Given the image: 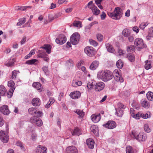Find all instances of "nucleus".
<instances>
[{
	"label": "nucleus",
	"instance_id": "nucleus-1",
	"mask_svg": "<svg viewBox=\"0 0 153 153\" xmlns=\"http://www.w3.org/2000/svg\"><path fill=\"white\" fill-rule=\"evenodd\" d=\"M98 77L104 82H107L111 79L114 76L111 72L108 70H104L99 72Z\"/></svg>",
	"mask_w": 153,
	"mask_h": 153
},
{
	"label": "nucleus",
	"instance_id": "nucleus-2",
	"mask_svg": "<svg viewBox=\"0 0 153 153\" xmlns=\"http://www.w3.org/2000/svg\"><path fill=\"white\" fill-rule=\"evenodd\" d=\"M122 10L120 8L116 7L112 12H108V15L109 17L115 20L120 19L122 17Z\"/></svg>",
	"mask_w": 153,
	"mask_h": 153
},
{
	"label": "nucleus",
	"instance_id": "nucleus-3",
	"mask_svg": "<svg viewBox=\"0 0 153 153\" xmlns=\"http://www.w3.org/2000/svg\"><path fill=\"white\" fill-rule=\"evenodd\" d=\"M131 137L135 138L139 142H143L146 141L147 137L146 134L143 132L139 133L137 134L135 132L132 131Z\"/></svg>",
	"mask_w": 153,
	"mask_h": 153
},
{
	"label": "nucleus",
	"instance_id": "nucleus-4",
	"mask_svg": "<svg viewBox=\"0 0 153 153\" xmlns=\"http://www.w3.org/2000/svg\"><path fill=\"white\" fill-rule=\"evenodd\" d=\"M134 44L137 50L139 51L141 49L146 48V44L143 43V39L140 38L136 39L134 41Z\"/></svg>",
	"mask_w": 153,
	"mask_h": 153
},
{
	"label": "nucleus",
	"instance_id": "nucleus-5",
	"mask_svg": "<svg viewBox=\"0 0 153 153\" xmlns=\"http://www.w3.org/2000/svg\"><path fill=\"white\" fill-rule=\"evenodd\" d=\"M85 53L90 57H92L96 53V50L91 46H88L86 47L84 49Z\"/></svg>",
	"mask_w": 153,
	"mask_h": 153
},
{
	"label": "nucleus",
	"instance_id": "nucleus-6",
	"mask_svg": "<svg viewBox=\"0 0 153 153\" xmlns=\"http://www.w3.org/2000/svg\"><path fill=\"white\" fill-rule=\"evenodd\" d=\"M7 85L9 87H10L9 90V93L7 94V98H10L12 97L13 93L15 89V83L13 81L10 80L8 82Z\"/></svg>",
	"mask_w": 153,
	"mask_h": 153
},
{
	"label": "nucleus",
	"instance_id": "nucleus-7",
	"mask_svg": "<svg viewBox=\"0 0 153 153\" xmlns=\"http://www.w3.org/2000/svg\"><path fill=\"white\" fill-rule=\"evenodd\" d=\"M102 126L106 128L112 129L116 127L117 124L114 121L110 120L103 124Z\"/></svg>",
	"mask_w": 153,
	"mask_h": 153
},
{
	"label": "nucleus",
	"instance_id": "nucleus-8",
	"mask_svg": "<svg viewBox=\"0 0 153 153\" xmlns=\"http://www.w3.org/2000/svg\"><path fill=\"white\" fill-rule=\"evenodd\" d=\"M80 36L78 33H74L71 36L70 41L72 44L76 45L79 42L80 39Z\"/></svg>",
	"mask_w": 153,
	"mask_h": 153
},
{
	"label": "nucleus",
	"instance_id": "nucleus-9",
	"mask_svg": "<svg viewBox=\"0 0 153 153\" xmlns=\"http://www.w3.org/2000/svg\"><path fill=\"white\" fill-rule=\"evenodd\" d=\"M66 38L64 35L61 34L56 39L55 41L57 44L62 45L66 42Z\"/></svg>",
	"mask_w": 153,
	"mask_h": 153
},
{
	"label": "nucleus",
	"instance_id": "nucleus-10",
	"mask_svg": "<svg viewBox=\"0 0 153 153\" xmlns=\"http://www.w3.org/2000/svg\"><path fill=\"white\" fill-rule=\"evenodd\" d=\"M0 139L4 143H7L8 140V136L4 131H1L0 132Z\"/></svg>",
	"mask_w": 153,
	"mask_h": 153
},
{
	"label": "nucleus",
	"instance_id": "nucleus-11",
	"mask_svg": "<svg viewBox=\"0 0 153 153\" xmlns=\"http://www.w3.org/2000/svg\"><path fill=\"white\" fill-rule=\"evenodd\" d=\"M32 86L36 88L39 92L43 91L45 90L42 84L38 82H33L32 84Z\"/></svg>",
	"mask_w": 153,
	"mask_h": 153
},
{
	"label": "nucleus",
	"instance_id": "nucleus-12",
	"mask_svg": "<svg viewBox=\"0 0 153 153\" xmlns=\"http://www.w3.org/2000/svg\"><path fill=\"white\" fill-rule=\"evenodd\" d=\"M81 93L78 91H74L71 92L69 96L71 98L73 99H77L80 97Z\"/></svg>",
	"mask_w": 153,
	"mask_h": 153
},
{
	"label": "nucleus",
	"instance_id": "nucleus-13",
	"mask_svg": "<svg viewBox=\"0 0 153 153\" xmlns=\"http://www.w3.org/2000/svg\"><path fill=\"white\" fill-rule=\"evenodd\" d=\"M0 112L4 115H8L10 112L7 105H4L0 107Z\"/></svg>",
	"mask_w": 153,
	"mask_h": 153
},
{
	"label": "nucleus",
	"instance_id": "nucleus-14",
	"mask_svg": "<svg viewBox=\"0 0 153 153\" xmlns=\"http://www.w3.org/2000/svg\"><path fill=\"white\" fill-rule=\"evenodd\" d=\"M47 148L43 146L39 145L36 149V153H47Z\"/></svg>",
	"mask_w": 153,
	"mask_h": 153
},
{
	"label": "nucleus",
	"instance_id": "nucleus-15",
	"mask_svg": "<svg viewBox=\"0 0 153 153\" xmlns=\"http://www.w3.org/2000/svg\"><path fill=\"white\" fill-rule=\"evenodd\" d=\"M105 87V84L102 82L96 83L95 89L96 91H100L102 90Z\"/></svg>",
	"mask_w": 153,
	"mask_h": 153
},
{
	"label": "nucleus",
	"instance_id": "nucleus-16",
	"mask_svg": "<svg viewBox=\"0 0 153 153\" xmlns=\"http://www.w3.org/2000/svg\"><path fill=\"white\" fill-rule=\"evenodd\" d=\"M86 144L88 148L90 149H94V146L95 142L92 139L89 138L86 140Z\"/></svg>",
	"mask_w": 153,
	"mask_h": 153
},
{
	"label": "nucleus",
	"instance_id": "nucleus-17",
	"mask_svg": "<svg viewBox=\"0 0 153 153\" xmlns=\"http://www.w3.org/2000/svg\"><path fill=\"white\" fill-rule=\"evenodd\" d=\"M66 151L67 153H78V151L76 148L74 146H72L67 148Z\"/></svg>",
	"mask_w": 153,
	"mask_h": 153
},
{
	"label": "nucleus",
	"instance_id": "nucleus-18",
	"mask_svg": "<svg viewBox=\"0 0 153 153\" xmlns=\"http://www.w3.org/2000/svg\"><path fill=\"white\" fill-rule=\"evenodd\" d=\"M92 121L94 123H97L99 122L101 119L100 114L99 113L97 115L93 114L91 116Z\"/></svg>",
	"mask_w": 153,
	"mask_h": 153
},
{
	"label": "nucleus",
	"instance_id": "nucleus-19",
	"mask_svg": "<svg viewBox=\"0 0 153 153\" xmlns=\"http://www.w3.org/2000/svg\"><path fill=\"white\" fill-rule=\"evenodd\" d=\"M8 92H7V91L3 85H1L0 86V96H7V93Z\"/></svg>",
	"mask_w": 153,
	"mask_h": 153
},
{
	"label": "nucleus",
	"instance_id": "nucleus-20",
	"mask_svg": "<svg viewBox=\"0 0 153 153\" xmlns=\"http://www.w3.org/2000/svg\"><path fill=\"white\" fill-rule=\"evenodd\" d=\"M32 104L34 106H39L41 104V100L38 98H35L33 99L32 101Z\"/></svg>",
	"mask_w": 153,
	"mask_h": 153
},
{
	"label": "nucleus",
	"instance_id": "nucleus-21",
	"mask_svg": "<svg viewBox=\"0 0 153 153\" xmlns=\"http://www.w3.org/2000/svg\"><path fill=\"white\" fill-rule=\"evenodd\" d=\"M51 46L48 44H45L43 46L40 47V48L45 50L48 54H50L51 53Z\"/></svg>",
	"mask_w": 153,
	"mask_h": 153
},
{
	"label": "nucleus",
	"instance_id": "nucleus-22",
	"mask_svg": "<svg viewBox=\"0 0 153 153\" xmlns=\"http://www.w3.org/2000/svg\"><path fill=\"white\" fill-rule=\"evenodd\" d=\"M99 62L95 60L93 62L90 66V68L92 70H95L98 67Z\"/></svg>",
	"mask_w": 153,
	"mask_h": 153
},
{
	"label": "nucleus",
	"instance_id": "nucleus-23",
	"mask_svg": "<svg viewBox=\"0 0 153 153\" xmlns=\"http://www.w3.org/2000/svg\"><path fill=\"white\" fill-rule=\"evenodd\" d=\"M72 135L79 136L82 134L81 130L78 127L75 128L73 132H71Z\"/></svg>",
	"mask_w": 153,
	"mask_h": 153
},
{
	"label": "nucleus",
	"instance_id": "nucleus-24",
	"mask_svg": "<svg viewBox=\"0 0 153 153\" xmlns=\"http://www.w3.org/2000/svg\"><path fill=\"white\" fill-rule=\"evenodd\" d=\"M25 63L28 65H37L38 64V60L35 59H31L27 61Z\"/></svg>",
	"mask_w": 153,
	"mask_h": 153
},
{
	"label": "nucleus",
	"instance_id": "nucleus-25",
	"mask_svg": "<svg viewBox=\"0 0 153 153\" xmlns=\"http://www.w3.org/2000/svg\"><path fill=\"white\" fill-rule=\"evenodd\" d=\"M114 78L117 81H120V82H122L124 81V79L119 73H116V75L114 76Z\"/></svg>",
	"mask_w": 153,
	"mask_h": 153
},
{
	"label": "nucleus",
	"instance_id": "nucleus-26",
	"mask_svg": "<svg viewBox=\"0 0 153 153\" xmlns=\"http://www.w3.org/2000/svg\"><path fill=\"white\" fill-rule=\"evenodd\" d=\"M74 112L79 115V118H82L85 115V113L82 110H81L77 109L74 111Z\"/></svg>",
	"mask_w": 153,
	"mask_h": 153
},
{
	"label": "nucleus",
	"instance_id": "nucleus-27",
	"mask_svg": "<svg viewBox=\"0 0 153 153\" xmlns=\"http://www.w3.org/2000/svg\"><path fill=\"white\" fill-rule=\"evenodd\" d=\"M105 46L107 51L109 52L113 53L115 52V50L113 46L109 43H106Z\"/></svg>",
	"mask_w": 153,
	"mask_h": 153
},
{
	"label": "nucleus",
	"instance_id": "nucleus-28",
	"mask_svg": "<svg viewBox=\"0 0 153 153\" xmlns=\"http://www.w3.org/2000/svg\"><path fill=\"white\" fill-rule=\"evenodd\" d=\"M91 131L94 134L97 136L98 134V127L95 125L92 126L91 128Z\"/></svg>",
	"mask_w": 153,
	"mask_h": 153
},
{
	"label": "nucleus",
	"instance_id": "nucleus-29",
	"mask_svg": "<svg viewBox=\"0 0 153 153\" xmlns=\"http://www.w3.org/2000/svg\"><path fill=\"white\" fill-rule=\"evenodd\" d=\"M123 35L125 37H127L131 34L130 30L126 28L124 29L122 31Z\"/></svg>",
	"mask_w": 153,
	"mask_h": 153
},
{
	"label": "nucleus",
	"instance_id": "nucleus-30",
	"mask_svg": "<svg viewBox=\"0 0 153 153\" xmlns=\"http://www.w3.org/2000/svg\"><path fill=\"white\" fill-rule=\"evenodd\" d=\"M141 104L143 107L148 108L150 106V104L149 102L145 99H143L141 100Z\"/></svg>",
	"mask_w": 153,
	"mask_h": 153
},
{
	"label": "nucleus",
	"instance_id": "nucleus-31",
	"mask_svg": "<svg viewBox=\"0 0 153 153\" xmlns=\"http://www.w3.org/2000/svg\"><path fill=\"white\" fill-rule=\"evenodd\" d=\"M127 57L128 60L131 62H133L135 60V57L134 55L131 53H128Z\"/></svg>",
	"mask_w": 153,
	"mask_h": 153
},
{
	"label": "nucleus",
	"instance_id": "nucleus-32",
	"mask_svg": "<svg viewBox=\"0 0 153 153\" xmlns=\"http://www.w3.org/2000/svg\"><path fill=\"white\" fill-rule=\"evenodd\" d=\"M28 113L32 115H34L36 114L37 112V109L35 108H30L28 109Z\"/></svg>",
	"mask_w": 153,
	"mask_h": 153
},
{
	"label": "nucleus",
	"instance_id": "nucleus-33",
	"mask_svg": "<svg viewBox=\"0 0 153 153\" xmlns=\"http://www.w3.org/2000/svg\"><path fill=\"white\" fill-rule=\"evenodd\" d=\"M93 14L95 15H98L100 13V11L96 6H94L92 10Z\"/></svg>",
	"mask_w": 153,
	"mask_h": 153
},
{
	"label": "nucleus",
	"instance_id": "nucleus-34",
	"mask_svg": "<svg viewBox=\"0 0 153 153\" xmlns=\"http://www.w3.org/2000/svg\"><path fill=\"white\" fill-rule=\"evenodd\" d=\"M16 145L20 147L21 149L22 150L25 151V150L24 146V144L22 142L18 140L16 142Z\"/></svg>",
	"mask_w": 153,
	"mask_h": 153
},
{
	"label": "nucleus",
	"instance_id": "nucleus-35",
	"mask_svg": "<svg viewBox=\"0 0 153 153\" xmlns=\"http://www.w3.org/2000/svg\"><path fill=\"white\" fill-rule=\"evenodd\" d=\"M145 68L146 70H148L152 68L151 62L150 61L146 60L145 62Z\"/></svg>",
	"mask_w": 153,
	"mask_h": 153
},
{
	"label": "nucleus",
	"instance_id": "nucleus-36",
	"mask_svg": "<svg viewBox=\"0 0 153 153\" xmlns=\"http://www.w3.org/2000/svg\"><path fill=\"white\" fill-rule=\"evenodd\" d=\"M117 115L118 116L121 117L123 114V111L121 109L118 108L115 109Z\"/></svg>",
	"mask_w": 153,
	"mask_h": 153
},
{
	"label": "nucleus",
	"instance_id": "nucleus-37",
	"mask_svg": "<svg viewBox=\"0 0 153 153\" xmlns=\"http://www.w3.org/2000/svg\"><path fill=\"white\" fill-rule=\"evenodd\" d=\"M147 98L150 101L153 100V93L151 91L148 92L146 94Z\"/></svg>",
	"mask_w": 153,
	"mask_h": 153
},
{
	"label": "nucleus",
	"instance_id": "nucleus-38",
	"mask_svg": "<svg viewBox=\"0 0 153 153\" xmlns=\"http://www.w3.org/2000/svg\"><path fill=\"white\" fill-rule=\"evenodd\" d=\"M82 84V82L80 81H73L72 83V85L74 87L81 86Z\"/></svg>",
	"mask_w": 153,
	"mask_h": 153
},
{
	"label": "nucleus",
	"instance_id": "nucleus-39",
	"mask_svg": "<svg viewBox=\"0 0 153 153\" xmlns=\"http://www.w3.org/2000/svg\"><path fill=\"white\" fill-rule=\"evenodd\" d=\"M95 82H89L87 85V87L88 89H91L92 88H95Z\"/></svg>",
	"mask_w": 153,
	"mask_h": 153
},
{
	"label": "nucleus",
	"instance_id": "nucleus-40",
	"mask_svg": "<svg viewBox=\"0 0 153 153\" xmlns=\"http://www.w3.org/2000/svg\"><path fill=\"white\" fill-rule=\"evenodd\" d=\"M26 18H23L19 19V22L17 23L16 25L17 26H20L24 24L25 22Z\"/></svg>",
	"mask_w": 153,
	"mask_h": 153
},
{
	"label": "nucleus",
	"instance_id": "nucleus-41",
	"mask_svg": "<svg viewBox=\"0 0 153 153\" xmlns=\"http://www.w3.org/2000/svg\"><path fill=\"white\" fill-rule=\"evenodd\" d=\"M73 25L76 27H82L81 22L78 21H75L73 23Z\"/></svg>",
	"mask_w": 153,
	"mask_h": 153
},
{
	"label": "nucleus",
	"instance_id": "nucleus-42",
	"mask_svg": "<svg viewBox=\"0 0 153 153\" xmlns=\"http://www.w3.org/2000/svg\"><path fill=\"white\" fill-rule=\"evenodd\" d=\"M123 63L121 60H119L116 63V65L118 68L121 69L122 68L123 66Z\"/></svg>",
	"mask_w": 153,
	"mask_h": 153
},
{
	"label": "nucleus",
	"instance_id": "nucleus-43",
	"mask_svg": "<svg viewBox=\"0 0 153 153\" xmlns=\"http://www.w3.org/2000/svg\"><path fill=\"white\" fill-rule=\"evenodd\" d=\"M126 153H134L133 148L130 146H128L126 148Z\"/></svg>",
	"mask_w": 153,
	"mask_h": 153
},
{
	"label": "nucleus",
	"instance_id": "nucleus-44",
	"mask_svg": "<svg viewBox=\"0 0 153 153\" xmlns=\"http://www.w3.org/2000/svg\"><path fill=\"white\" fill-rule=\"evenodd\" d=\"M65 65L69 67H72L73 66V62L72 59H69L66 61Z\"/></svg>",
	"mask_w": 153,
	"mask_h": 153
},
{
	"label": "nucleus",
	"instance_id": "nucleus-45",
	"mask_svg": "<svg viewBox=\"0 0 153 153\" xmlns=\"http://www.w3.org/2000/svg\"><path fill=\"white\" fill-rule=\"evenodd\" d=\"M38 119L39 118L37 117L36 116H33L30 118V121L33 124H35Z\"/></svg>",
	"mask_w": 153,
	"mask_h": 153
},
{
	"label": "nucleus",
	"instance_id": "nucleus-46",
	"mask_svg": "<svg viewBox=\"0 0 153 153\" xmlns=\"http://www.w3.org/2000/svg\"><path fill=\"white\" fill-rule=\"evenodd\" d=\"M144 128L145 131L147 133H149L151 131V129L149 128V125L147 124H144Z\"/></svg>",
	"mask_w": 153,
	"mask_h": 153
},
{
	"label": "nucleus",
	"instance_id": "nucleus-47",
	"mask_svg": "<svg viewBox=\"0 0 153 153\" xmlns=\"http://www.w3.org/2000/svg\"><path fill=\"white\" fill-rule=\"evenodd\" d=\"M135 49L134 46L132 45L128 46L127 48V51L128 52H130L131 51H134Z\"/></svg>",
	"mask_w": 153,
	"mask_h": 153
},
{
	"label": "nucleus",
	"instance_id": "nucleus-48",
	"mask_svg": "<svg viewBox=\"0 0 153 153\" xmlns=\"http://www.w3.org/2000/svg\"><path fill=\"white\" fill-rule=\"evenodd\" d=\"M89 41L90 45L94 46L96 47L98 45L97 43L95 40L93 39H90L89 40Z\"/></svg>",
	"mask_w": 153,
	"mask_h": 153
},
{
	"label": "nucleus",
	"instance_id": "nucleus-49",
	"mask_svg": "<svg viewBox=\"0 0 153 153\" xmlns=\"http://www.w3.org/2000/svg\"><path fill=\"white\" fill-rule=\"evenodd\" d=\"M140 116L143 119H146L150 117L151 116L150 115V114L149 115L147 113H146L145 114L142 113L140 114Z\"/></svg>",
	"mask_w": 153,
	"mask_h": 153
},
{
	"label": "nucleus",
	"instance_id": "nucleus-50",
	"mask_svg": "<svg viewBox=\"0 0 153 153\" xmlns=\"http://www.w3.org/2000/svg\"><path fill=\"white\" fill-rule=\"evenodd\" d=\"M15 62V60L14 59H10L7 63V65L8 66H11L13 65Z\"/></svg>",
	"mask_w": 153,
	"mask_h": 153
},
{
	"label": "nucleus",
	"instance_id": "nucleus-51",
	"mask_svg": "<svg viewBox=\"0 0 153 153\" xmlns=\"http://www.w3.org/2000/svg\"><path fill=\"white\" fill-rule=\"evenodd\" d=\"M35 124H36L37 126L40 127L42 126L43 125V122L42 120L39 118Z\"/></svg>",
	"mask_w": 153,
	"mask_h": 153
},
{
	"label": "nucleus",
	"instance_id": "nucleus-52",
	"mask_svg": "<svg viewBox=\"0 0 153 153\" xmlns=\"http://www.w3.org/2000/svg\"><path fill=\"white\" fill-rule=\"evenodd\" d=\"M31 7L28 6H22V7H18V9L19 10H23L24 11L25 10H26L27 8H31Z\"/></svg>",
	"mask_w": 153,
	"mask_h": 153
},
{
	"label": "nucleus",
	"instance_id": "nucleus-53",
	"mask_svg": "<svg viewBox=\"0 0 153 153\" xmlns=\"http://www.w3.org/2000/svg\"><path fill=\"white\" fill-rule=\"evenodd\" d=\"M18 71H16L15 70L13 71L12 72V79H14L16 78V75L18 73Z\"/></svg>",
	"mask_w": 153,
	"mask_h": 153
},
{
	"label": "nucleus",
	"instance_id": "nucleus-54",
	"mask_svg": "<svg viewBox=\"0 0 153 153\" xmlns=\"http://www.w3.org/2000/svg\"><path fill=\"white\" fill-rule=\"evenodd\" d=\"M42 69L45 75H47L48 73V67L45 66H44L42 67Z\"/></svg>",
	"mask_w": 153,
	"mask_h": 153
},
{
	"label": "nucleus",
	"instance_id": "nucleus-55",
	"mask_svg": "<svg viewBox=\"0 0 153 153\" xmlns=\"http://www.w3.org/2000/svg\"><path fill=\"white\" fill-rule=\"evenodd\" d=\"M94 6H95V5L93 4V1H90L88 4V7L91 10H92V8H93Z\"/></svg>",
	"mask_w": 153,
	"mask_h": 153
},
{
	"label": "nucleus",
	"instance_id": "nucleus-56",
	"mask_svg": "<svg viewBox=\"0 0 153 153\" xmlns=\"http://www.w3.org/2000/svg\"><path fill=\"white\" fill-rule=\"evenodd\" d=\"M128 38V40L130 42H133L134 40V36L133 35L131 34L127 37Z\"/></svg>",
	"mask_w": 153,
	"mask_h": 153
},
{
	"label": "nucleus",
	"instance_id": "nucleus-57",
	"mask_svg": "<svg viewBox=\"0 0 153 153\" xmlns=\"http://www.w3.org/2000/svg\"><path fill=\"white\" fill-rule=\"evenodd\" d=\"M103 36L101 34H98L97 35V38L100 42H102L103 40Z\"/></svg>",
	"mask_w": 153,
	"mask_h": 153
},
{
	"label": "nucleus",
	"instance_id": "nucleus-58",
	"mask_svg": "<svg viewBox=\"0 0 153 153\" xmlns=\"http://www.w3.org/2000/svg\"><path fill=\"white\" fill-rule=\"evenodd\" d=\"M147 25L148 24L147 23L143 22L140 24L139 27L140 29L143 30L146 27Z\"/></svg>",
	"mask_w": 153,
	"mask_h": 153
},
{
	"label": "nucleus",
	"instance_id": "nucleus-59",
	"mask_svg": "<svg viewBox=\"0 0 153 153\" xmlns=\"http://www.w3.org/2000/svg\"><path fill=\"white\" fill-rule=\"evenodd\" d=\"M42 113L41 111H37V112H36L35 116L39 118V117H41L42 116Z\"/></svg>",
	"mask_w": 153,
	"mask_h": 153
},
{
	"label": "nucleus",
	"instance_id": "nucleus-60",
	"mask_svg": "<svg viewBox=\"0 0 153 153\" xmlns=\"http://www.w3.org/2000/svg\"><path fill=\"white\" fill-rule=\"evenodd\" d=\"M4 124V121L3 119L2 115L0 114V127H1Z\"/></svg>",
	"mask_w": 153,
	"mask_h": 153
},
{
	"label": "nucleus",
	"instance_id": "nucleus-61",
	"mask_svg": "<svg viewBox=\"0 0 153 153\" xmlns=\"http://www.w3.org/2000/svg\"><path fill=\"white\" fill-rule=\"evenodd\" d=\"M37 137V135L35 133L31 135V139L33 141H35L36 140Z\"/></svg>",
	"mask_w": 153,
	"mask_h": 153
},
{
	"label": "nucleus",
	"instance_id": "nucleus-62",
	"mask_svg": "<svg viewBox=\"0 0 153 153\" xmlns=\"http://www.w3.org/2000/svg\"><path fill=\"white\" fill-rule=\"evenodd\" d=\"M106 16V15L104 12H102V14L100 15L101 19L102 20L105 19Z\"/></svg>",
	"mask_w": 153,
	"mask_h": 153
},
{
	"label": "nucleus",
	"instance_id": "nucleus-63",
	"mask_svg": "<svg viewBox=\"0 0 153 153\" xmlns=\"http://www.w3.org/2000/svg\"><path fill=\"white\" fill-rule=\"evenodd\" d=\"M148 34L153 37V27H151L149 29Z\"/></svg>",
	"mask_w": 153,
	"mask_h": 153
},
{
	"label": "nucleus",
	"instance_id": "nucleus-64",
	"mask_svg": "<svg viewBox=\"0 0 153 153\" xmlns=\"http://www.w3.org/2000/svg\"><path fill=\"white\" fill-rule=\"evenodd\" d=\"M48 20L50 22H51L55 19V18H54V16H53L50 14L48 15Z\"/></svg>",
	"mask_w": 153,
	"mask_h": 153
}]
</instances>
